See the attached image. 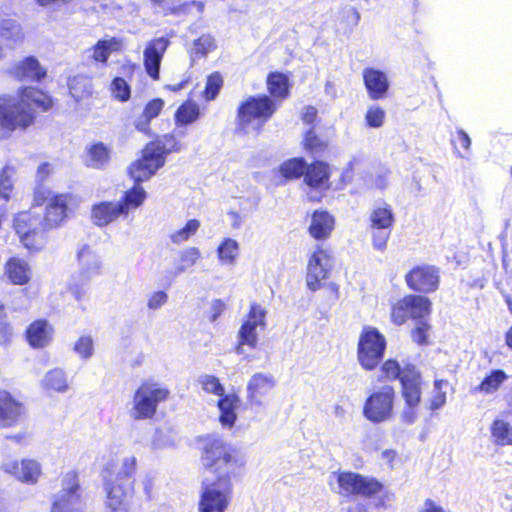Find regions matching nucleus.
<instances>
[{
    "instance_id": "nucleus-1",
    "label": "nucleus",
    "mask_w": 512,
    "mask_h": 512,
    "mask_svg": "<svg viewBox=\"0 0 512 512\" xmlns=\"http://www.w3.org/2000/svg\"><path fill=\"white\" fill-rule=\"evenodd\" d=\"M202 459L204 466L217 474V479L203 481L198 512H225L232 498L231 475L245 465V459L219 437L209 440Z\"/></svg>"
},
{
    "instance_id": "nucleus-2",
    "label": "nucleus",
    "mask_w": 512,
    "mask_h": 512,
    "mask_svg": "<svg viewBox=\"0 0 512 512\" xmlns=\"http://www.w3.org/2000/svg\"><path fill=\"white\" fill-rule=\"evenodd\" d=\"M51 106V98L34 88H27L18 96H1L0 139L10 137L16 129L25 130L32 125L36 108L47 111Z\"/></svg>"
},
{
    "instance_id": "nucleus-3",
    "label": "nucleus",
    "mask_w": 512,
    "mask_h": 512,
    "mask_svg": "<svg viewBox=\"0 0 512 512\" xmlns=\"http://www.w3.org/2000/svg\"><path fill=\"white\" fill-rule=\"evenodd\" d=\"M147 196L141 186H134L124 193L123 198L118 202L103 201L93 205L91 215L94 223L98 226H106L119 217H127L130 209L140 207Z\"/></svg>"
},
{
    "instance_id": "nucleus-4",
    "label": "nucleus",
    "mask_w": 512,
    "mask_h": 512,
    "mask_svg": "<svg viewBox=\"0 0 512 512\" xmlns=\"http://www.w3.org/2000/svg\"><path fill=\"white\" fill-rule=\"evenodd\" d=\"M276 110L275 101L268 96H250L238 108V126L244 133L250 130L259 132Z\"/></svg>"
},
{
    "instance_id": "nucleus-5",
    "label": "nucleus",
    "mask_w": 512,
    "mask_h": 512,
    "mask_svg": "<svg viewBox=\"0 0 512 512\" xmlns=\"http://www.w3.org/2000/svg\"><path fill=\"white\" fill-rule=\"evenodd\" d=\"M86 501L78 475L67 472L61 480V489L53 496L51 512H84Z\"/></svg>"
},
{
    "instance_id": "nucleus-6",
    "label": "nucleus",
    "mask_w": 512,
    "mask_h": 512,
    "mask_svg": "<svg viewBox=\"0 0 512 512\" xmlns=\"http://www.w3.org/2000/svg\"><path fill=\"white\" fill-rule=\"evenodd\" d=\"M169 391L156 383H144L134 393L130 416L135 420L150 419L160 402L167 399Z\"/></svg>"
},
{
    "instance_id": "nucleus-7",
    "label": "nucleus",
    "mask_w": 512,
    "mask_h": 512,
    "mask_svg": "<svg viewBox=\"0 0 512 512\" xmlns=\"http://www.w3.org/2000/svg\"><path fill=\"white\" fill-rule=\"evenodd\" d=\"M77 257L79 270L71 275L68 287L75 298L79 300L85 294L84 287L93 277L100 274L101 261L95 251L87 245L79 250Z\"/></svg>"
},
{
    "instance_id": "nucleus-8",
    "label": "nucleus",
    "mask_w": 512,
    "mask_h": 512,
    "mask_svg": "<svg viewBox=\"0 0 512 512\" xmlns=\"http://www.w3.org/2000/svg\"><path fill=\"white\" fill-rule=\"evenodd\" d=\"M386 347L385 338L376 328L365 329L359 338L357 357L366 370L374 369L381 361Z\"/></svg>"
},
{
    "instance_id": "nucleus-9",
    "label": "nucleus",
    "mask_w": 512,
    "mask_h": 512,
    "mask_svg": "<svg viewBox=\"0 0 512 512\" xmlns=\"http://www.w3.org/2000/svg\"><path fill=\"white\" fill-rule=\"evenodd\" d=\"M395 392L391 386H383L365 401L363 415L372 423L388 421L393 416Z\"/></svg>"
},
{
    "instance_id": "nucleus-10",
    "label": "nucleus",
    "mask_w": 512,
    "mask_h": 512,
    "mask_svg": "<svg viewBox=\"0 0 512 512\" xmlns=\"http://www.w3.org/2000/svg\"><path fill=\"white\" fill-rule=\"evenodd\" d=\"M158 145L147 144L142 151V157L133 162L129 167V174L135 181V186L148 180L158 169L164 166L165 158L161 157Z\"/></svg>"
},
{
    "instance_id": "nucleus-11",
    "label": "nucleus",
    "mask_w": 512,
    "mask_h": 512,
    "mask_svg": "<svg viewBox=\"0 0 512 512\" xmlns=\"http://www.w3.org/2000/svg\"><path fill=\"white\" fill-rule=\"evenodd\" d=\"M104 490V512L129 511L134 495L133 481L116 482L110 478L105 481Z\"/></svg>"
},
{
    "instance_id": "nucleus-12",
    "label": "nucleus",
    "mask_w": 512,
    "mask_h": 512,
    "mask_svg": "<svg viewBox=\"0 0 512 512\" xmlns=\"http://www.w3.org/2000/svg\"><path fill=\"white\" fill-rule=\"evenodd\" d=\"M265 318L266 310L259 304H252L247 319L243 322L238 332L239 345L236 348L238 354L243 352V345H248L252 348L256 347L258 341L257 328L262 330L265 328Z\"/></svg>"
},
{
    "instance_id": "nucleus-13",
    "label": "nucleus",
    "mask_w": 512,
    "mask_h": 512,
    "mask_svg": "<svg viewBox=\"0 0 512 512\" xmlns=\"http://www.w3.org/2000/svg\"><path fill=\"white\" fill-rule=\"evenodd\" d=\"M332 268V258L328 251L320 246L311 253L306 274V285L311 291L321 288V282L328 278L329 271Z\"/></svg>"
},
{
    "instance_id": "nucleus-14",
    "label": "nucleus",
    "mask_w": 512,
    "mask_h": 512,
    "mask_svg": "<svg viewBox=\"0 0 512 512\" xmlns=\"http://www.w3.org/2000/svg\"><path fill=\"white\" fill-rule=\"evenodd\" d=\"M339 493L344 495L372 496L381 490V484L352 472H342L337 475Z\"/></svg>"
},
{
    "instance_id": "nucleus-15",
    "label": "nucleus",
    "mask_w": 512,
    "mask_h": 512,
    "mask_svg": "<svg viewBox=\"0 0 512 512\" xmlns=\"http://www.w3.org/2000/svg\"><path fill=\"white\" fill-rule=\"evenodd\" d=\"M1 470L17 480L31 485L38 482L42 473L40 463L33 459H23L21 461L6 459L1 464Z\"/></svg>"
},
{
    "instance_id": "nucleus-16",
    "label": "nucleus",
    "mask_w": 512,
    "mask_h": 512,
    "mask_svg": "<svg viewBox=\"0 0 512 512\" xmlns=\"http://www.w3.org/2000/svg\"><path fill=\"white\" fill-rule=\"evenodd\" d=\"M407 285L418 292L429 293L438 288V270L429 265L412 269L405 277Z\"/></svg>"
},
{
    "instance_id": "nucleus-17",
    "label": "nucleus",
    "mask_w": 512,
    "mask_h": 512,
    "mask_svg": "<svg viewBox=\"0 0 512 512\" xmlns=\"http://www.w3.org/2000/svg\"><path fill=\"white\" fill-rule=\"evenodd\" d=\"M401 384L407 406L415 408L421 400V376L414 366L407 365L403 368Z\"/></svg>"
},
{
    "instance_id": "nucleus-18",
    "label": "nucleus",
    "mask_w": 512,
    "mask_h": 512,
    "mask_svg": "<svg viewBox=\"0 0 512 512\" xmlns=\"http://www.w3.org/2000/svg\"><path fill=\"white\" fill-rule=\"evenodd\" d=\"M72 197L68 194H56L49 198L46 205V214L43 220V229L59 226L67 216L68 206Z\"/></svg>"
},
{
    "instance_id": "nucleus-19",
    "label": "nucleus",
    "mask_w": 512,
    "mask_h": 512,
    "mask_svg": "<svg viewBox=\"0 0 512 512\" xmlns=\"http://www.w3.org/2000/svg\"><path fill=\"white\" fill-rule=\"evenodd\" d=\"M275 385V378L271 374H254L247 383L248 402L253 406L260 407L263 397H265Z\"/></svg>"
},
{
    "instance_id": "nucleus-20",
    "label": "nucleus",
    "mask_w": 512,
    "mask_h": 512,
    "mask_svg": "<svg viewBox=\"0 0 512 512\" xmlns=\"http://www.w3.org/2000/svg\"><path fill=\"white\" fill-rule=\"evenodd\" d=\"M169 45V40L163 37L151 40L144 51V66L150 77L159 78V69L163 54Z\"/></svg>"
},
{
    "instance_id": "nucleus-21",
    "label": "nucleus",
    "mask_w": 512,
    "mask_h": 512,
    "mask_svg": "<svg viewBox=\"0 0 512 512\" xmlns=\"http://www.w3.org/2000/svg\"><path fill=\"white\" fill-rule=\"evenodd\" d=\"M23 414L22 404L7 391H0V427L14 426Z\"/></svg>"
},
{
    "instance_id": "nucleus-22",
    "label": "nucleus",
    "mask_w": 512,
    "mask_h": 512,
    "mask_svg": "<svg viewBox=\"0 0 512 512\" xmlns=\"http://www.w3.org/2000/svg\"><path fill=\"white\" fill-rule=\"evenodd\" d=\"M363 80L370 99L378 100L385 97L389 89V82L384 72L366 68L363 70Z\"/></svg>"
},
{
    "instance_id": "nucleus-23",
    "label": "nucleus",
    "mask_w": 512,
    "mask_h": 512,
    "mask_svg": "<svg viewBox=\"0 0 512 512\" xmlns=\"http://www.w3.org/2000/svg\"><path fill=\"white\" fill-rule=\"evenodd\" d=\"M14 228L19 235L21 242L28 246V239L31 234H37L43 229V223L29 212H22L14 219Z\"/></svg>"
},
{
    "instance_id": "nucleus-24",
    "label": "nucleus",
    "mask_w": 512,
    "mask_h": 512,
    "mask_svg": "<svg viewBox=\"0 0 512 512\" xmlns=\"http://www.w3.org/2000/svg\"><path fill=\"white\" fill-rule=\"evenodd\" d=\"M334 229V218L326 211H315L312 215L311 224L309 226L310 235L317 239L323 240L330 236Z\"/></svg>"
},
{
    "instance_id": "nucleus-25",
    "label": "nucleus",
    "mask_w": 512,
    "mask_h": 512,
    "mask_svg": "<svg viewBox=\"0 0 512 512\" xmlns=\"http://www.w3.org/2000/svg\"><path fill=\"white\" fill-rule=\"evenodd\" d=\"M12 74L23 81H34L44 77L45 71L35 58L28 57L13 68Z\"/></svg>"
},
{
    "instance_id": "nucleus-26",
    "label": "nucleus",
    "mask_w": 512,
    "mask_h": 512,
    "mask_svg": "<svg viewBox=\"0 0 512 512\" xmlns=\"http://www.w3.org/2000/svg\"><path fill=\"white\" fill-rule=\"evenodd\" d=\"M221 397L218 401L220 410L219 420L224 427L231 428L237 419L235 410L239 406L240 399L236 394L223 395Z\"/></svg>"
},
{
    "instance_id": "nucleus-27",
    "label": "nucleus",
    "mask_w": 512,
    "mask_h": 512,
    "mask_svg": "<svg viewBox=\"0 0 512 512\" xmlns=\"http://www.w3.org/2000/svg\"><path fill=\"white\" fill-rule=\"evenodd\" d=\"M110 160V150L102 142L92 144L87 148L85 163L93 169H103Z\"/></svg>"
},
{
    "instance_id": "nucleus-28",
    "label": "nucleus",
    "mask_w": 512,
    "mask_h": 512,
    "mask_svg": "<svg viewBox=\"0 0 512 512\" xmlns=\"http://www.w3.org/2000/svg\"><path fill=\"white\" fill-rule=\"evenodd\" d=\"M329 167L324 162H315L306 166L304 181L313 188H320L327 184L329 179Z\"/></svg>"
},
{
    "instance_id": "nucleus-29",
    "label": "nucleus",
    "mask_w": 512,
    "mask_h": 512,
    "mask_svg": "<svg viewBox=\"0 0 512 512\" xmlns=\"http://www.w3.org/2000/svg\"><path fill=\"white\" fill-rule=\"evenodd\" d=\"M52 328L46 321H36L27 330V339L33 347H44L51 339Z\"/></svg>"
},
{
    "instance_id": "nucleus-30",
    "label": "nucleus",
    "mask_w": 512,
    "mask_h": 512,
    "mask_svg": "<svg viewBox=\"0 0 512 512\" xmlns=\"http://www.w3.org/2000/svg\"><path fill=\"white\" fill-rule=\"evenodd\" d=\"M410 317L419 321L424 320L431 312V302L428 298L420 295H409L405 297Z\"/></svg>"
},
{
    "instance_id": "nucleus-31",
    "label": "nucleus",
    "mask_w": 512,
    "mask_h": 512,
    "mask_svg": "<svg viewBox=\"0 0 512 512\" xmlns=\"http://www.w3.org/2000/svg\"><path fill=\"white\" fill-rule=\"evenodd\" d=\"M200 250L196 247H188L179 253V257L175 262V268L172 272L173 276H178L191 267H193L200 259Z\"/></svg>"
},
{
    "instance_id": "nucleus-32",
    "label": "nucleus",
    "mask_w": 512,
    "mask_h": 512,
    "mask_svg": "<svg viewBox=\"0 0 512 512\" xmlns=\"http://www.w3.org/2000/svg\"><path fill=\"white\" fill-rule=\"evenodd\" d=\"M7 274L14 284H25L30 277V269L23 260L13 258L7 263Z\"/></svg>"
},
{
    "instance_id": "nucleus-33",
    "label": "nucleus",
    "mask_w": 512,
    "mask_h": 512,
    "mask_svg": "<svg viewBox=\"0 0 512 512\" xmlns=\"http://www.w3.org/2000/svg\"><path fill=\"white\" fill-rule=\"evenodd\" d=\"M370 228H392L394 215L389 205L374 208L370 213Z\"/></svg>"
},
{
    "instance_id": "nucleus-34",
    "label": "nucleus",
    "mask_w": 512,
    "mask_h": 512,
    "mask_svg": "<svg viewBox=\"0 0 512 512\" xmlns=\"http://www.w3.org/2000/svg\"><path fill=\"white\" fill-rule=\"evenodd\" d=\"M42 386L46 390L61 393L66 392L69 387L66 374L61 369H52L47 372L42 380Z\"/></svg>"
},
{
    "instance_id": "nucleus-35",
    "label": "nucleus",
    "mask_w": 512,
    "mask_h": 512,
    "mask_svg": "<svg viewBox=\"0 0 512 512\" xmlns=\"http://www.w3.org/2000/svg\"><path fill=\"white\" fill-rule=\"evenodd\" d=\"M507 378L508 376L503 370H493L479 385L473 387L472 392L491 394L495 392Z\"/></svg>"
},
{
    "instance_id": "nucleus-36",
    "label": "nucleus",
    "mask_w": 512,
    "mask_h": 512,
    "mask_svg": "<svg viewBox=\"0 0 512 512\" xmlns=\"http://www.w3.org/2000/svg\"><path fill=\"white\" fill-rule=\"evenodd\" d=\"M490 431L495 444L501 446L512 444V427L508 422L496 419L493 421Z\"/></svg>"
},
{
    "instance_id": "nucleus-37",
    "label": "nucleus",
    "mask_w": 512,
    "mask_h": 512,
    "mask_svg": "<svg viewBox=\"0 0 512 512\" xmlns=\"http://www.w3.org/2000/svg\"><path fill=\"white\" fill-rule=\"evenodd\" d=\"M267 86L274 98L284 99L289 94L288 78L282 73H271L267 79Z\"/></svg>"
},
{
    "instance_id": "nucleus-38",
    "label": "nucleus",
    "mask_w": 512,
    "mask_h": 512,
    "mask_svg": "<svg viewBox=\"0 0 512 512\" xmlns=\"http://www.w3.org/2000/svg\"><path fill=\"white\" fill-rule=\"evenodd\" d=\"M0 37L12 42H17L23 38L20 25L13 19L5 18L0 13Z\"/></svg>"
},
{
    "instance_id": "nucleus-39",
    "label": "nucleus",
    "mask_w": 512,
    "mask_h": 512,
    "mask_svg": "<svg viewBox=\"0 0 512 512\" xmlns=\"http://www.w3.org/2000/svg\"><path fill=\"white\" fill-rule=\"evenodd\" d=\"M200 115L199 107L194 102L183 103L176 111L175 120L178 125H187L195 122Z\"/></svg>"
},
{
    "instance_id": "nucleus-40",
    "label": "nucleus",
    "mask_w": 512,
    "mask_h": 512,
    "mask_svg": "<svg viewBox=\"0 0 512 512\" xmlns=\"http://www.w3.org/2000/svg\"><path fill=\"white\" fill-rule=\"evenodd\" d=\"M239 254L238 242L234 239H225L218 247V256L221 262L225 264H234Z\"/></svg>"
},
{
    "instance_id": "nucleus-41",
    "label": "nucleus",
    "mask_w": 512,
    "mask_h": 512,
    "mask_svg": "<svg viewBox=\"0 0 512 512\" xmlns=\"http://www.w3.org/2000/svg\"><path fill=\"white\" fill-rule=\"evenodd\" d=\"M306 164L302 159L294 158L284 162L280 167L281 174L287 178H298L305 175Z\"/></svg>"
},
{
    "instance_id": "nucleus-42",
    "label": "nucleus",
    "mask_w": 512,
    "mask_h": 512,
    "mask_svg": "<svg viewBox=\"0 0 512 512\" xmlns=\"http://www.w3.org/2000/svg\"><path fill=\"white\" fill-rule=\"evenodd\" d=\"M136 470V458L135 456H126L121 460V464L116 471L115 478H112L116 482H123L130 480Z\"/></svg>"
},
{
    "instance_id": "nucleus-43",
    "label": "nucleus",
    "mask_w": 512,
    "mask_h": 512,
    "mask_svg": "<svg viewBox=\"0 0 512 512\" xmlns=\"http://www.w3.org/2000/svg\"><path fill=\"white\" fill-rule=\"evenodd\" d=\"M449 387V382L444 379H435L434 391L435 394L430 400V409L437 410L445 405L446 403V388Z\"/></svg>"
},
{
    "instance_id": "nucleus-44",
    "label": "nucleus",
    "mask_w": 512,
    "mask_h": 512,
    "mask_svg": "<svg viewBox=\"0 0 512 512\" xmlns=\"http://www.w3.org/2000/svg\"><path fill=\"white\" fill-rule=\"evenodd\" d=\"M200 227V222L197 219L189 220L185 227L174 232L170 239L174 244H181L193 236Z\"/></svg>"
},
{
    "instance_id": "nucleus-45",
    "label": "nucleus",
    "mask_w": 512,
    "mask_h": 512,
    "mask_svg": "<svg viewBox=\"0 0 512 512\" xmlns=\"http://www.w3.org/2000/svg\"><path fill=\"white\" fill-rule=\"evenodd\" d=\"M198 383L207 393H212L217 396L224 395V387L216 376L208 374L200 375L198 378Z\"/></svg>"
},
{
    "instance_id": "nucleus-46",
    "label": "nucleus",
    "mask_w": 512,
    "mask_h": 512,
    "mask_svg": "<svg viewBox=\"0 0 512 512\" xmlns=\"http://www.w3.org/2000/svg\"><path fill=\"white\" fill-rule=\"evenodd\" d=\"M215 48L214 38L211 35H202L193 43L192 56H205Z\"/></svg>"
},
{
    "instance_id": "nucleus-47",
    "label": "nucleus",
    "mask_w": 512,
    "mask_h": 512,
    "mask_svg": "<svg viewBox=\"0 0 512 512\" xmlns=\"http://www.w3.org/2000/svg\"><path fill=\"white\" fill-rule=\"evenodd\" d=\"M14 173V169L10 166H5L0 170V197L3 199H8L12 191Z\"/></svg>"
},
{
    "instance_id": "nucleus-48",
    "label": "nucleus",
    "mask_w": 512,
    "mask_h": 512,
    "mask_svg": "<svg viewBox=\"0 0 512 512\" xmlns=\"http://www.w3.org/2000/svg\"><path fill=\"white\" fill-rule=\"evenodd\" d=\"M149 144L158 145L161 152V157H166L170 152H179L182 150V145L176 141L175 136L172 134H166L163 140L150 142Z\"/></svg>"
},
{
    "instance_id": "nucleus-49",
    "label": "nucleus",
    "mask_w": 512,
    "mask_h": 512,
    "mask_svg": "<svg viewBox=\"0 0 512 512\" xmlns=\"http://www.w3.org/2000/svg\"><path fill=\"white\" fill-rule=\"evenodd\" d=\"M223 84V79L221 75L217 72L211 74L206 83V88L204 91V96L206 100H213L218 95Z\"/></svg>"
},
{
    "instance_id": "nucleus-50",
    "label": "nucleus",
    "mask_w": 512,
    "mask_h": 512,
    "mask_svg": "<svg viewBox=\"0 0 512 512\" xmlns=\"http://www.w3.org/2000/svg\"><path fill=\"white\" fill-rule=\"evenodd\" d=\"M410 317L405 297L395 303L391 310V319L396 325H402Z\"/></svg>"
},
{
    "instance_id": "nucleus-51",
    "label": "nucleus",
    "mask_w": 512,
    "mask_h": 512,
    "mask_svg": "<svg viewBox=\"0 0 512 512\" xmlns=\"http://www.w3.org/2000/svg\"><path fill=\"white\" fill-rule=\"evenodd\" d=\"M192 6L196 7L197 11L200 14L203 13L204 7H205L204 3L200 2V1H195V0L188 2V3L178 5V6L166 7V8H164V13L165 14H173V15H185L190 12V8Z\"/></svg>"
},
{
    "instance_id": "nucleus-52",
    "label": "nucleus",
    "mask_w": 512,
    "mask_h": 512,
    "mask_svg": "<svg viewBox=\"0 0 512 512\" xmlns=\"http://www.w3.org/2000/svg\"><path fill=\"white\" fill-rule=\"evenodd\" d=\"M372 244L376 250L384 251L391 234V228H371Z\"/></svg>"
},
{
    "instance_id": "nucleus-53",
    "label": "nucleus",
    "mask_w": 512,
    "mask_h": 512,
    "mask_svg": "<svg viewBox=\"0 0 512 512\" xmlns=\"http://www.w3.org/2000/svg\"><path fill=\"white\" fill-rule=\"evenodd\" d=\"M385 112L378 106H371L366 113L365 119L368 126L378 128L383 125Z\"/></svg>"
},
{
    "instance_id": "nucleus-54",
    "label": "nucleus",
    "mask_w": 512,
    "mask_h": 512,
    "mask_svg": "<svg viewBox=\"0 0 512 512\" xmlns=\"http://www.w3.org/2000/svg\"><path fill=\"white\" fill-rule=\"evenodd\" d=\"M74 350L82 358L88 359L93 354V341L90 336H82L74 345Z\"/></svg>"
},
{
    "instance_id": "nucleus-55",
    "label": "nucleus",
    "mask_w": 512,
    "mask_h": 512,
    "mask_svg": "<svg viewBox=\"0 0 512 512\" xmlns=\"http://www.w3.org/2000/svg\"><path fill=\"white\" fill-rule=\"evenodd\" d=\"M381 371L384 374V378L387 380H394L397 378L401 380L403 369L400 368L398 362L395 360H387L382 365Z\"/></svg>"
},
{
    "instance_id": "nucleus-56",
    "label": "nucleus",
    "mask_w": 512,
    "mask_h": 512,
    "mask_svg": "<svg viewBox=\"0 0 512 512\" xmlns=\"http://www.w3.org/2000/svg\"><path fill=\"white\" fill-rule=\"evenodd\" d=\"M430 326L425 320H419L415 329L412 330V339L414 342L423 345L427 343V336Z\"/></svg>"
},
{
    "instance_id": "nucleus-57",
    "label": "nucleus",
    "mask_w": 512,
    "mask_h": 512,
    "mask_svg": "<svg viewBox=\"0 0 512 512\" xmlns=\"http://www.w3.org/2000/svg\"><path fill=\"white\" fill-rule=\"evenodd\" d=\"M112 91L115 97L121 101H126L130 97V89L126 81L122 78H115L112 82Z\"/></svg>"
},
{
    "instance_id": "nucleus-58",
    "label": "nucleus",
    "mask_w": 512,
    "mask_h": 512,
    "mask_svg": "<svg viewBox=\"0 0 512 512\" xmlns=\"http://www.w3.org/2000/svg\"><path fill=\"white\" fill-rule=\"evenodd\" d=\"M304 145L311 152H318L324 149L325 142L322 141L312 130H309L304 139Z\"/></svg>"
},
{
    "instance_id": "nucleus-59",
    "label": "nucleus",
    "mask_w": 512,
    "mask_h": 512,
    "mask_svg": "<svg viewBox=\"0 0 512 512\" xmlns=\"http://www.w3.org/2000/svg\"><path fill=\"white\" fill-rule=\"evenodd\" d=\"M111 49V42L108 41H98V43L93 48V59L99 62H106Z\"/></svg>"
},
{
    "instance_id": "nucleus-60",
    "label": "nucleus",
    "mask_w": 512,
    "mask_h": 512,
    "mask_svg": "<svg viewBox=\"0 0 512 512\" xmlns=\"http://www.w3.org/2000/svg\"><path fill=\"white\" fill-rule=\"evenodd\" d=\"M168 300V295L164 291H156L151 294L148 299L147 306L151 310H158L161 308Z\"/></svg>"
},
{
    "instance_id": "nucleus-61",
    "label": "nucleus",
    "mask_w": 512,
    "mask_h": 512,
    "mask_svg": "<svg viewBox=\"0 0 512 512\" xmlns=\"http://www.w3.org/2000/svg\"><path fill=\"white\" fill-rule=\"evenodd\" d=\"M164 106V101L160 98L153 99L150 101L144 108V115L147 116L148 119H153L159 115L162 108Z\"/></svg>"
},
{
    "instance_id": "nucleus-62",
    "label": "nucleus",
    "mask_w": 512,
    "mask_h": 512,
    "mask_svg": "<svg viewBox=\"0 0 512 512\" xmlns=\"http://www.w3.org/2000/svg\"><path fill=\"white\" fill-rule=\"evenodd\" d=\"M12 337H13V328L10 325V323L8 321L1 322L0 323V344L1 345L9 344Z\"/></svg>"
},
{
    "instance_id": "nucleus-63",
    "label": "nucleus",
    "mask_w": 512,
    "mask_h": 512,
    "mask_svg": "<svg viewBox=\"0 0 512 512\" xmlns=\"http://www.w3.org/2000/svg\"><path fill=\"white\" fill-rule=\"evenodd\" d=\"M225 309V304L221 300H214L211 304L212 315L210 320L212 322L216 321V319L222 314Z\"/></svg>"
},
{
    "instance_id": "nucleus-64",
    "label": "nucleus",
    "mask_w": 512,
    "mask_h": 512,
    "mask_svg": "<svg viewBox=\"0 0 512 512\" xmlns=\"http://www.w3.org/2000/svg\"><path fill=\"white\" fill-rule=\"evenodd\" d=\"M54 195L55 194H53L50 191L37 190L35 192L34 201L36 202L37 205H42L45 202L47 204L49 202V198L54 196Z\"/></svg>"
}]
</instances>
